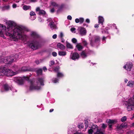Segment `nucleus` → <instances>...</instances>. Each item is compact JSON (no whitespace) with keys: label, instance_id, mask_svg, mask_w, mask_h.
Segmentation results:
<instances>
[{"label":"nucleus","instance_id":"obj_1","mask_svg":"<svg viewBox=\"0 0 134 134\" xmlns=\"http://www.w3.org/2000/svg\"><path fill=\"white\" fill-rule=\"evenodd\" d=\"M7 28L3 25L0 24V36L4 38V35L10 37L12 39L16 41L18 39H25L26 37V33L29 31V30L27 27L21 25H17L13 21H8L6 22Z\"/></svg>","mask_w":134,"mask_h":134},{"label":"nucleus","instance_id":"obj_2","mask_svg":"<svg viewBox=\"0 0 134 134\" xmlns=\"http://www.w3.org/2000/svg\"><path fill=\"white\" fill-rule=\"evenodd\" d=\"M44 78L42 77L38 78L36 80L31 81L29 89L30 90H40L41 88V86H43Z\"/></svg>","mask_w":134,"mask_h":134},{"label":"nucleus","instance_id":"obj_3","mask_svg":"<svg viewBox=\"0 0 134 134\" xmlns=\"http://www.w3.org/2000/svg\"><path fill=\"white\" fill-rule=\"evenodd\" d=\"M123 104L127 106V109L128 111L134 110V95L133 98H129L127 100L124 101Z\"/></svg>","mask_w":134,"mask_h":134},{"label":"nucleus","instance_id":"obj_4","mask_svg":"<svg viewBox=\"0 0 134 134\" xmlns=\"http://www.w3.org/2000/svg\"><path fill=\"white\" fill-rule=\"evenodd\" d=\"M18 72H14L11 70L5 69L4 67L0 68V76L4 74L7 76H12L18 73Z\"/></svg>","mask_w":134,"mask_h":134},{"label":"nucleus","instance_id":"obj_5","mask_svg":"<svg viewBox=\"0 0 134 134\" xmlns=\"http://www.w3.org/2000/svg\"><path fill=\"white\" fill-rule=\"evenodd\" d=\"M89 134H104V131L101 129H99L97 125H93L88 130Z\"/></svg>","mask_w":134,"mask_h":134},{"label":"nucleus","instance_id":"obj_6","mask_svg":"<svg viewBox=\"0 0 134 134\" xmlns=\"http://www.w3.org/2000/svg\"><path fill=\"white\" fill-rule=\"evenodd\" d=\"M12 91L13 92H16L17 91L14 89L12 87L9 86L7 83L4 84L0 90L1 92L3 93L9 91V90Z\"/></svg>","mask_w":134,"mask_h":134},{"label":"nucleus","instance_id":"obj_7","mask_svg":"<svg viewBox=\"0 0 134 134\" xmlns=\"http://www.w3.org/2000/svg\"><path fill=\"white\" fill-rule=\"evenodd\" d=\"M29 79V77L24 76L22 77H16L14 78V81L19 84H22L24 81L27 80Z\"/></svg>","mask_w":134,"mask_h":134},{"label":"nucleus","instance_id":"obj_8","mask_svg":"<svg viewBox=\"0 0 134 134\" xmlns=\"http://www.w3.org/2000/svg\"><path fill=\"white\" fill-rule=\"evenodd\" d=\"M28 44L30 47L33 50L37 49L39 47V43L36 40L29 42Z\"/></svg>","mask_w":134,"mask_h":134},{"label":"nucleus","instance_id":"obj_9","mask_svg":"<svg viewBox=\"0 0 134 134\" xmlns=\"http://www.w3.org/2000/svg\"><path fill=\"white\" fill-rule=\"evenodd\" d=\"M13 61V57L8 56L4 58H0V63H3L6 64H9Z\"/></svg>","mask_w":134,"mask_h":134},{"label":"nucleus","instance_id":"obj_10","mask_svg":"<svg viewBox=\"0 0 134 134\" xmlns=\"http://www.w3.org/2000/svg\"><path fill=\"white\" fill-rule=\"evenodd\" d=\"M77 30L78 33L82 36L85 35L86 33V30L85 29L81 27H78Z\"/></svg>","mask_w":134,"mask_h":134},{"label":"nucleus","instance_id":"obj_11","mask_svg":"<svg viewBox=\"0 0 134 134\" xmlns=\"http://www.w3.org/2000/svg\"><path fill=\"white\" fill-rule=\"evenodd\" d=\"M127 124L126 123H123L121 125H118L117 126L116 129L118 131H121V133L123 132L122 129L126 128L127 126Z\"/></svg>","mask_w":134,"mask_h":134},{"label":"nucleus","instance_id":"obj_12","mask_svg":"<svg viewBox=\"0 0 134 134\" xmlns=\"http://www.w3.org/2000/svg\"><path fill=\"white\" fill-rule=\"evenodd\" d=\"M133 65L131 62L127 63L123 67V68L127 71H130L132 68Z\"/></svg>","mask_w":134,"mask_h":134},{"label":"nucleus","instance_id":"obj_13","mask_svg":"<svg viewBox=\"0 0 134 134\" xmlns=\"http://www.w3.org/2000/svg\"><path fill=\"white\" fill-rule=\"evenodd\" d=\"M47 21L49 22V26L52 29L55 28L56 25L52 19L51 18H49L47 20Z\"/></svg>","mask_w":134,"mask_h":134},{"label":"nucleus","instance_id":"obj_14","mask_svg":"<svg viewBox=\"0 0 134 134\" xmlns=\"http://www.w3.org/2000/svg\"><path fill=\"white\" fill-rule=\"evenodd\" d=\"M70 58L73 60H75L78 59L79 58V56L77 53L75 52L71 53Z\"/></svg>","mask_w":134,"mask_h":134},{"label":"nucleus","instance_id":"obj_15","mask_svg":"<svg viewBox=\"0 0 134 134\" xmlns=\"http://www.w3.org/2000/svg\"><path fill=\"white\" fill-rule=\"evenodd\" d=\"M74 129L73 128L69 129L68 132V134H83L80 132H74Z\"/></svg>","mask_w":134,"mask_h":134},{"label":"nucleus","instance_id":"obj_16","mask_svg":"<svg viewBox=\"0 0 134 134\" xmlns=\"http://www.w3.org/2000/svg\"><path fill=\"white\" fill-rule=\"evenodd\" d=\"M30 14L31 16L30 18L31 20H34L36 19V15L34 12H31Z\"/></svg>","mask_w":134,"mask_h":134},{"label":"nucleus","instance_id":"obj_17","mask_svg":"<svg viewBox=\"0 0 134 134\" xmlns=\"http://www.w3.org/2000/svg\"><path fill=\"white\" fill-rule=\"evenodd\" d=\"M98 23L101 24L103 25L104 21V19L103 17L102 16H99L98 17Z\"/></svg>","mask_w":134,"mask_h":134},{"label":"nucleus","instance_id":"obj_18","mask_svg":"<svg viewBox=\"0 0 134 134\" xmlns=\"http://www.w3.org/2000/svg\"><path fill=\"white\" fill-rule=\"evenodd\" d=\"M117 122V121L116 119L111 120L110 119H108L107 120V122L109 124H115Z\"/></svg>","mask_w":134,"mask_h":134},{"label":"nucleus","instance_id":"obj_19","mask_svg":"<svg viewBox=\"0 0 134 134\" xmlns=\"http://www.w3.org/2000/svg\"><path fill=\"white\" fill-rule=\"evenodd\" d=\"M108 26H111V27H113L115 29V32L116 33H118L119 32V30L118 29L117 27L116 26V25L115 24H108Z\"/></svg>","mask_w":134,"mask_h":134},{"label":"nucleus","instance_id":"obj_20","mask_svg":"<svg viewBox=\"0 0 134 134\" xmlns=\"http://www.w3.org/2000/svg\"><path fill=\"white\" fill-rule=\"evenodd\" d=\"M30 35L32 37L35 38H37L39 37L38 35L36 32L34 31L31 32V33Z\"/></svg>","mask_w":134,"mask_h":134},{"label":"nucleus","instance_id":"obj_21","mask_svg":"<svg viewBox=\"0 0 134 134\" xmlns=\"http://www.w3.org/2000/svg\"><path fill=\"white\" fill-rule=\"evenodd\" d=\"M12 69L15 71V72H18L19 73L20 72V70L18 67L16 65H14L12 67Z\"/></svg>","mask_w":134,"mask_h":134},{"label":"nucleus","instance_id":"obj_22","mask_svg":"<svg viewBox=\"0 0 134 134\" xmlns=\"http://www.w3.org/2000/svg\"><path fill=\"white\" fill-rule=\"evenodd\" d=\"M127 86L130 87H132L134 86V81L131 80L129 81L127 84Z\"/></svg>","mask_w":134,"mask_h":134},{"label":"nucleus","instance_id":"obj_23","mask_svg":"<svg viewBox=\"0 0 134 134\" xmlns=\"http://www.w3.org/2000/svg\"><path fill=\"white\" fill-rule=\"evenodd\" d=\"M57 46L58 48H59L61 49H64L65 48V46L60 43H58Z\"/></svg>","mask_w":134,"mask_h":134},{"label":"nucleus","instance_id":"obj_24","mask_svg":"<svg viewBox=\"0 0 134 134\" xmlns=\"http://www.w3.org/2000/svg\"><path fill=\"white\" fill-rule=\"evenodd\" d=\"M58 54L60 56H64L66 54V52L65 51H59Z\"/></svg>","mask_w":134,"mask_h":134},{"label":"nucleus","instance_id":"obj_25","mask_svg":"<svg viewBox=\"0 0 134 134\" xmlns=\"http://www.w3.org/2000/svg\"><path fill=\"white\" fill-rule=\"evenodd\" d=\"M76 47L79 51L81 50L83 48L82 46L80 43H77L76 46Z\"/></svg>","mask_w":134,"mask_h":134},{"label":"nucleus","instance_id":"obj_26","mask_svg":"<svg viewBox=\"0 0 134 134\" xmlns=\"http://www.w3.org/2000/svg\"><path fill=\"white\" fill-rule=\"evenodd\" d=\"M50 5L55 7H58V4L53 1H52L51 2Z\"/></svg>","mask_w":134,"mask_h":134},{"label":"nucleus","instance_id":"obj_27","mask_svg":"<svg viewBox=\"0 0 134 134\" xmlns=\"http://www.w3.org/2000/svg\"><path fill=\"white\" fill-rule=\"evenodd\" d=\"M81 56L83 58H85L87 56V55L85 51H83L81 53Z\"/></svg>","mask_w":134,"mask_h":134},{"label":"nucleus","instance_id":"obj_28","mask_svg":"<svg viewBox=\"0 0 134 134\" xmlns=\"http://www.w3.org/2000/svg\"><path fill=\"white\" fill-rule=\"evenodd\" d=\"M66 46L68 48L71 49H72L73 48L72 45L71 44L68 42H66Z\"/></svg>","mask_w":134,"mask_h":134},{"label":"nucleus","instance_id":"obj_29","mask_svg":"<svg viewBox=\"0 0 134 134\" xmlns=\"http://www.w3.org/2000/svg\"><path fill=\"white\" fill-rule=\"evenodd\" d=\"M30 70L29 68L26 66H24L22 67L21 69V70H20V72L21 71H25L29 70Z\"/></svg>","mask_w":134,"mask_h":134},{"label":"nucleus","instance_id":"obj_30","mask_svg":"<svg viewBox=\"0 0 134 134\" xmlns=\"http://www.w3.org/2000/svg\"><path fill=\"white\" fill-rule=\"evenodd\" d=\"M31 8V7L29 5H25L23 6V9L25 10H27Z\"/></svg>","mask_w":134,"mask_h":134},{"label":"nucleus","instance_id":"obj_31","mask_svg":"<svg viewBox=\"0 0 134 134\" xmlns=\"http://www.w3.org/2000/svg\"><path fill=\"white\" fill-rule=\"evenodd\" d=\"M57 76L59 78H61L64 76V74L60 72H58L57 74Z\"/></svg>","mask_w":134,"mask_h":134},{"label":"nucleus","instance_id":"obj_32","mask_svg":"<svg viewBox=\"0 0 134 134\" xmlns=\"http://www.w3.org/2000/svg\"><path fill=\"white\" fill-rule=\"evenodd\" d=\"M36 73L38 75H41L42 74V69H39L37 70Z\"/></svg>","mask_w":134,"mask_h":134},{"label":"nucleus","instance_id":"obj_33","mask_svg":"<svg viewBox=\"0 0 134 134\" xmlns=\"http://www.w3.org/2000/svg\"><path fill=\"white\" fill-rule=\"evenodd\" d=\"M10 6L9 5H7L4 6L2 8V10H8L10 8Z\"/></svg>","mask_w":134,"mask_h":134},{"label":"nucleus","instance_id":"obj_34","mask_svg":"<svg viewBox=\"0 0 134 134\" xmlns=\"http://www.w3.org/2000/svg\"><path fill=\"white\" fill-rule=\"evenodd\" d=\"M12 57H13V61H16L18 58V55L16 54L14 55L13 56H12Z\"/></svg>","mask_w":134,"mask_h":134},{"label":"nucleus","instance_id":"obj_35","mask_svg":"<svg viewBox=\"0 0 134 134\" xmlns=\"http://www.w3.org/2000/svg\"><path fill=\"white\" fill-rule=\"evenodd\" d=\"M46 12L45 11L43 10H41L40 11V12L38 13V14L39 15H44L46 14Z\"/></svg>","mask_w":134,"mask_h":134},{"label":"nucleus","instance_id":"obj_36","mask_svg":"<svg viewBox=\"0 0 134 134\" xmlns=\"http://www.w3.org/2000/svg\"><path fill=\"white\" fill-rule=\"evenodd\" d=\"M83 127L84 125L83 123H80L79 124L78 126V127L80 129L83 128Z\"/></svg>","mask_w":134,"mask_h":134},{"label":"nucleus","instance_id":"obj_37","mask_svg":"<svg viewBox=\"0 0 134 134\" xmlns=\"http://www.w3.org/2000/svg\"><path fill=\"white\" fill-rule=\"evenodd\" d=\"M94 37L95 42H98L99 41V37L96 36H94Z\"/></svg>","mask_w":134,"mask_h":134},{"label":"nucleus","instance_id":"obj_38","mask_svg":"<svg viewBox=\"0 0 134 134\" xmlns=\"http://www.w3.org/2000/svg\"><path fill=\"white\" fill-rule=\"evenodd\" d=\"M127 119V117L126 116H124L121 119V121L122 122L125 121Z\"/></svg>","mask_w":134,"mask_h":134},{"label":"nucleus","instance_id":"obj_39","mask_svg":"<svg viewBox=\"0 0 134 134\" xmlns=\"http://www.w3.org/2000/svg\"><path fill=\"white\" fill-rule=\"evenodd\" d=\"M43 60V59H40V60H36L35 61V62L37 64H40V63L42 62Z\"/></svg>","mask_w":134,"mask_h":134},{"label":"nucleus","instance_id":"obj_40","mask_svg":"<svg viewBox=\"0 0 134 134\" xmlns=\"http://www.w3.org/2000/svg\"><path fill=\"white\" fill-rule=\"evenodd\" d=\"M84 19L82 18H79V22L80 24L82 23L84 21Z\"/></svg>","mask_w":134,"mask_h":134},{"label":"nucleus","instance_id":"obj_41","mask_svg":"<svg viewBox=\"0 0 134 134\" xmlns=\"http://www.w3.org/2000/svg\"><path fill=\"white\" fill-rule=\"evenodd\" d=\"M58 80L57 78H53L52 80L53 82L54 83H56L58 82Z\"/></svg>","mask_w":134,"mask_h":134},{"label":"nucleus","instance_id":"obj_42","mask_svg":"<svg viewBox=\"0 0 134 134\" xmlns=\"http://www.w3.org/2000/svg\"><path fill=\"white\" fill-rule=\"evenodd\" d=\"M71 41L72 42L74 43H75L77 42V40L75 38H72L71 40Z\"/></svg>","mask_w":134,"mask_h":134},{"label":"nucleus","instance_id":"obj_43","mask_svg":"<svg viewBox=\"0 0 134 134\" xmlns=\"http://www.w3.org/2000/svg\"><path fill=\"white\" fill-rule=\"evenodd\" d=\"M54 64V61H51L49 62V66H50L52 65H53Z\"/></svg>","mask_w":134,"mask_h":134},{"label":"nucleus","instance_id":"obj_44","mask_svg":"<svg viewBox=\"0 0 134 134\" xmlns=\"http://www.w3.org/2000/svg\"><path fill=\"white\" fill-rule=\"evenodd\" d=\"M64 36V34L62 32H61L60 34L58 36L60 38L62 37H63Z\"/></svg>","mask_w":134,"mask_h":134},{"label":"nucleus","instance_id":"obj_45","mask_svg":"<svg viewBox=\"0 0 134 134\" xmlns=\"http://www.w3.org/2000/svg\"><path fill=\"white\" fill-rule=\"evenodd\" d=\"M107 127V125L106 124H102V128L103 129H104L106 128Z\"/></svg>","mask_w":134,"mask_h":134},{"label":"nucleus","instance_id":"obj_46","mask_svg":"<svg viewBox=\"0 0 134 134\" xmlns=\"http://www.w3.org/2000/svg\"><path fill=\"white\" fill-rule=\"evenodd\" d=\"M59 67H56V68H55L54 69V71L55 72H56L57 73L58 72H59Z\"/></svg>","mask_w":134,"mask_h":134},{"label":"nucleus","instance_id":"obj_47","mask_svg":"<svg viewBox=\"0 0 134 134\" xmlns=\"http://www.w3.org/2000/svg\"><path fill=\"white\" fill-rule=\"evenodd\" d=\"M76 29L75 28H71L70 30L72 32L75 33V32Z\"/></svg>","mask_w":134,"mask_h":134},{"label":"nucleus","instance_id":"obj_48","mask_svg":"<svg viewBox=\"0 0 134 134\" xmlns=\"http://www.w3.org/2000/svg\"><path fill=\"white\" fill-rule=\"evenodd\" d=\"M52 54L53 56L56 57L57 55V54L56 52H54L52 53Z\"/></svg>","mask_w":134,"mask_h":134},{"label":"nucleus","instance_id":"obj_49","mask_svg":"<svg viewBox=\"0 0 134 134\" xmlns=\"http://www.w3.org/2000/svg\"><path fill=\"white\" fill-rule=\"evenodd\" d=\"M82 43L85 46H86L87 44V42L85 41H83Z\"/></svg>","mask_w":134,"mask_h":134},{"label":"nucleus","instance_id":"obj_50","mask_svg":"<svg viewBox=\"0 0 134 134\" xmlns=\"http://www.w3.org/2000/svg\"><path fill=\"white\" fill-rule=\"evenodd\" d=\"M107 38L106 37H105L104 36L103 37V38H102V41L104 43H105V40Z\"/></svg>","mask_w":134,"mask_h":134},{"label":"nucleus","instance_id":"obj_51","mask_svg":"<svg viewBox=\"0 0 134 134\" xmlns=\"http://www.w3.org/2000/svg\"><path fill=\"white\" fill-rule=\"evenodd\" d=\"M18 7L17 5L16 4H14L12 5V7L13 8H16Z\"/></svg>","mask_w":134,"mask_h":134},{"label":"nucleus","instance_id":"obj_52","mask_svg":"<svg viewBox=\"0 0 134 134\" xmlns=\"http://www.w3.org/2000/svg\"><path fill=\"white\" fill-rule=\"evenodd\" d=\"M67 18L68 20H71L72 18V17L70 15H68L67 16Z\"/></svg>","mask_w":134,"mask_h":134},{"label":"nucleus","instance_id":"obj_53","mask_svg":"<svg viewBox=\"0 0 134 134\" xmlns=\"http://www.w3.org/2000/svg\"><path fill=\"white\" fill-rule=\"evenodd\" d=\"M75 22L76 23H78L79 22V18H76L75 19Z\"/></svg>","mask_w":134,"mask_h":134},{"label":"nucleus","instance_id":"obj_54","mask_svg":"<svg viewBox=\"0 0 134 134\" xmlns=\"http://www.w3.org/2000/svg\"><path fill=\"white\" fill-rule=\"evenodd\" d=\"M102 32L103 34L107 33V34H108V32L107 31H105L104 29L102 31Z\"/></svg>","mask_w":134,"mask_h":134},{"label":"nucleus","instance_id":"obj_55","mask_svg":"<svg viewBox=\"0 0 134 134\" xmlns=\"http://www.w3.org/2000/svg\"><path fill=\"white\" fill-rule=\"evenodd\" d=\"M57 36V35L56 34H54L53 36L52 37L53 39H55L56 38Z\"/></svg>","mask_w":134,"mask_h":134},{"label":"nucleus","instance_id":"obj_56","mask_svg":"<svg viewBox=\"0 0 134 134\" xmlns=\"http://www.w3.org/2000/svg\"><path fill=\"white\" fill-rule=\"evenodd\" d=\"M41 10L40 9V8L39 7H37L36 9V12H40V11Z\"/></svg>","mask_w":134,"mask_h":134},{"label":"nucleus","instance_id":"obj_57","mask_svg":"<svg viewBox=\"0 0 134 134\" xmlns=\"http://www.w3.org/2000/svg\"><path fill=\"white\" fill-rule=\"evenodd\" d=\"M61 40V42L62 43H64L65 41V40L64 39L63 37L60 38Z\"/></svg>","mask_w":134,"mask_h":134},{"label":"nucleus","instance_id":"obj_58","mask_svg":"<svg viewBox=\"0 0 134 134\" xmlns=\"http://www.w3.org/2000/svg\"><path fill=\"white\" fill-rule=\"evenodd\" d=\"M86 21L87 23H90V20L89 19H86Z\"/></svg>","mask_w":134,"mask_h":134},{"label":"nucleus","instance_id":"obj_59","mask_svg":"<svg viewBox=\"0 0 134 134\" xmlns=\"http://www.w3.org/2000/svg\"><path fill=\"white\" fill-rule=\"evenodd\" d=\"M85 129H86L88 126V123H87V122H85Z\"/></svg>","mask_w":134,"mask_h":134},{"label":"nucleus","instance_id":"obj_60","mask_svg":"<svg viewBox=\"0 0 134 134\" xmlns=\"http://www.w3.org/2000/svg\"><path fill=\"white\" fill-rule=\"evenodd\" d=\"M43 69L45 71H47V69L46 68V67H44L43 68Z\"/></svg>","mask_w":134,"mask_h":134},{"label":"nucleus","instance_id":"obj_61","mask_svg":"<svg viewBox=\"0 0 134 134\" xmlns=\"http://www.w3.org/2000/svg\"><path fill=\"white\" fill-rule=\"evenodd\" d=\"M99 24H96L94 25V27L95 28H98L99 27Z\"/></svg>","mask_w":134,"mask_h":134},{"label":"nucleus","instance_id":"obj_62","mask_svg":"<svg viewBox=\"0 0 134 134\" xmlns=\"http://www.w3.org/2000/svg\"><path fill=\"white\" fill-rule=\"evenodd\" d=\"M126 134H134L132 132L129 131L127 132Z\"/></svg>","mask_w":134,"mask_h":134},{"label":"nucleus","instance_id":"obj_63","mask_svg":"<svg viewBox=\"0 0 134 134\" xmlns=\"http://www.w3.org/2000/svg\"><path fill=\"white\" fill-rule=\"evenodd\" d=\"M54 11V8H52L51 10V12L52 13H53Z\"/></svg>","mask_w":134,"mask_h":134},{"label":"nucleus","instance_id":"obj_64","mask_svg":"<svg viewBox=\"0 0 134 134\" xmlns=\"http://www.w3.org/2000/svg\"><path fill=\"white\" fill-rule=\"evenodd\" d=\"M65 5L64 4H62V5H61V8H64Z\"/></svg>","mask_w":134,"mask_h":134}]
</instances>
